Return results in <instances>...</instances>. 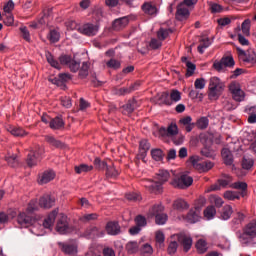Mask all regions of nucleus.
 I'll use <instances>...</instances> for the list:
<instances>
[{
  "mask_svg": "<svg viewBox=\"0 0 256 256\" xmlns=\"http://www.w3.org/2000/svg\"><path fill=\"white\" fill-rule=\"evenodd\" d=\"M223 91H225V82L221 81L219 77H211L208 85V99L216 101L221 97Z\"/></svg>",
  "mask_w": 256,
  "mask_h": 256,
  "instance_id": "nucleus-1",
  "label": "nucleus"
},
{
  "mask_svg": "<svg viewBox=\"0 0 256 256\" xmlns=\"http://www.w3.org/2000/svg\"><path fill=\"white\" fill-rule=\"evenodd\" d=\"M207 203V200H205L204 197L199 198L198 204L200 206H196L195 209H191L187 216H186V221L187 223H197L199 221V218L201 217V207Z\"/></svg>",
  "mask_w": 256,
  "mask_h": 256,
  "instance_id": "nucleus-2",
  "label": "nucleus"
},
{
  "mask_svg": "<svg viewBox=\"0 0 256 256\" xmlns=\"http://www.w3.org/2000/svg\"><path fill=\"white\" fill-rule=\"evenodd\" d=\"M171 185L174 186L175 189H187V187L193 185V177L182 174L179 178L173 179Z\"/></svg>",
  "mask_w": 256,
  "mask_h": 256,
  "instance_id": "nucleus-3",
  "label": "nucleus"
},
{
  "mask_svg": "<svg viewBox=\"0 0 256 256\" xmlns=\"http://www.w3.org/2000/svg\"><path fill=\"white\" fill-rule=\"evenodd\" d=\"M233 183V177L228 174H223L220 179H218L216 184H213L210 191H220V189H226V187H231Z\"/></svg>",
  "mask_w": 256,
  "mask_h": 256,
  "instance_id": "nucleus-4",
  "label": "nucleus"
},
{
  "mask_svg": "<svg viewBox=\"0 0 256 256\" xmlns=\"http://www.w3.org/2000/svg\"><path fill=\"white\" fill-rule=\"evenodd\" d=\"M229 90L232 93L234 101H245V92L241 90V85L238 82H232L229 85Z\"/></svg>",
  "mask_w": 256,
  "mask_h": 256,
  "instance_id": "nucleus-5",
  "label": "nucleus"
},
{
  "mask_svg": "<svg viewBox=\"0 0 256 256\" xmlns=\"http://www.w3.org/2000/svg\"><path fill=\"white\" fill-rule=\"evenodd\" d=\"M78 31L82 33V35L93 37L99 33V26L95 24H84L82 27L78 28Z\"/></svg>",
  "mask_w": 256,
  "mask_h": 256,
  "instance_id": "nucleus-6",
  "label": "nucleus"
},
{
  "mask_svg": "<svg viewBox=\"0 0 256 256\" xmlns=\"http://www.w3.org/2000/svg\"><path fill=\"white\" fill-rule=\"evenodd\" d=\"M43 155V150L41 148H36L28 154L27 165L28 167H35L39 163V157Z\"/></svg>",
  "mask_w": 256,
  "mask_h": 256,
  "instance_id": "nucleus-7",
  "label": "nucleus"
},
{
  "mask_svg": "<svg viewBox=\"0 0 256 256\" xmlns=\"http://www.w3.org/2000/svg\"><path fill=\"white\" fill-rule=\"evenodd\" d=\"M142 185L150 191V193H154L155 195L163 192V187H161V184L156 183L153 180H143Z\"/></svg>",
  "mask_w": 256,
  "mask_h": 256,
  "instance_id": "nucleus-8",
  "label": "nucleus"
},
{
  "mask_svg": "<svg viewBox=\"0 0 256 256\" xmlns=\"http://www.w3.org/2000/svg\"><path fill=\"white\" fill-rule=\"evenodd\" d=\"M56 174L53 170H45L41 174H39L38 177V183L39 185H47V183H51L53 179H55Z\"/></svg>",
  "mask_w": 256,
  "mask_h": 256,
  "instance_id": "nucleus-9",
  "label": "nucleus"
},
{
  "mask_svg": "<svg viewBox=\"0 0 256 256\" xmlns=\"http://www.w3.org/2000/svg\"><path fill=\"white\" fill-rule=\"evenodd\" d=\"M56 231L60 233V235H66L69 233V223L67 222V216L62 215L56 224Z\"/></svg>",
  "mask_w": 256,
  "mask_h": 256,
  "instance_id": "nucleus-10",
  "label": "nucleus"
},
{
  "mask_svg": "<svg viewBox=\"0 0 256 256\" xmlns=\"http://www.w3.org/2000/svg\"><path fill=\"white\" fill-rule=\"evenodd\" d=\"M55 206V197L45 194L39 199V207L42 209H51Z\"/></svg>",
  "mask_w": 256,
  "mask_h": 256,
  "instance_id": "nucleus-11",
  "label": "nucleus"
},
{
  "mask_svg": "<svg viewBox=\"0 0 256 256\" xmlns=\"http://www.w3.org/2000/svg\"><path fill=\"white\" fill-rule=\"evenodd\" d=\"M139 87V83H134L130 85L129 87H123V88H113L112 93L113 95H117L118 97H121L123 95H129V93H133L135 89Z\"/></svg>",
  "mask_w": 256,
  "mask_h": 256,
  "instance_id": "nucleus-12",
  "label": "nucleus"
},
{
  "mask_svg": "<svg viewBox=\"0 0 256 256\" xmlns=\"http://www.w3.org/2000/svg\"><path fill=\"white\" fill-rule=\"evenodd\" d=\"M190 15L191 12H189V9L184 3H180L177 6L176 19H178V21H185V19H189Z\"/></svg>",
  "mask_w": 256,
  "mask_h": 256,
  "instance_id": "nucleus-13",
  "label": "nucleus"
},
{
  "mask_svg": "<svg viewBox=\"0 0 256 256\" xmlns=\"http://www.w3.org/2000/svg\"><path fill=\"white\" fill-rule=\"evenodd\" d=\"M244 235H247V237H249V239H255L256 237V219L251 220L250 222H248L244 228Z\"/></svg>",
  "mask_w": 256,
  "mask_h": 256,
  "instance_id": "nucleus-14",
  "label": "nucleus"
},
{
  "mask_svg": "<svg viewBox=\"0 0 256 256\" xmlns=\"http://www.w3.org/2000/svg\"><path fill=\"white\" fill-rule=\"evenodd\" d=\"M33 221H35L33 217L27 215L25 212H21L17 217V223L20 225V227H31Z\"/></svg>",
  "mask_w": 256,
  "mask_h": 256,
  "instance_id": "nucleus-15",
  "label": "nucleus"
},
{
  "mask_svg": "<svg viewBox=\"0 0 256 256\" xmlns=\"http://www.w3.org/2000/svg\"><path fill=\"white\" fill-rule=\"evenodd\" d=\"M178 241L183 246L184 251L187 253L193 246V239L191 236H187L185 234L178 235Z\"/></svg>",
  "mask_w": 256,
  "mask_h": 256,
  "instance_id": "nucleus-16",
  "label": "nucleus"
},
{
  "mask_svg": "<svg viewBox=\"0 0 256 256\" xmlns=\"http://www.w3.org/2000/svg\"><path fill=\"white\" fill-rule=\"evenodd\" d=\"M57 215H59V209L53 210L44 220L43 227L45 229H51L53 227V224L55 223V219H57Z\"/></svg>",
  "mask_w": 256,
  "mask_h": 256,
  "instance_id": "nucleus-17",
  "label": "nucleus"
},
{
  "mask_svg": "<svg viewBox=\"0 0 256 256\" xmlns=\"http://www.w3.org/2000/svg\"><path fill=\"white\" fill-rule=\"evenodd\" d=\"M59 247L66 255H77V245L60 242Z\"/></svg>",
  "mask_w": 256,
  "mask_h": 256,
  "instance_id": "nucleus-18",
  "label": "nucleus"
},
{
  "mask_svg": "<svg viewBox=\"0 0 256 256\" xmlns=\"http://www.w3.org/2000/svg\"><path fill=\"white\" fill-rule=\"evenodd\" d=\"M105 229L108 235H119L121 233V226L118 222H108Z\"/></svg>",
  "mask_w": 256,
  "mask_h": 256,
  "instance_id": "nucleus-19",
  "label": "nucleus"
},
{
  "mask_svg": "<svg viewBox=\"0 0 256 256\" xmlns=\"http://www.w3.org/2000/svg\"><path fill=\"white\" fill-rule=\"evenodd\" d=\"M127 25H129V19H127V17L118 18L114 20L112 29H114V31H121V29H125Z\"/></svg>",
  "mask_w": 256,
  "mask_h": 256,
  "instance_id": "nucleus-20",
  "label": "nucleus"
},
{
  "mask_svg": "<svg viewBox=\"0 0 256 256\" xmlns=\"http://www.w3.org/2000/svg\"><path fill=\"white\" fill-rule=\"evenodd\" d=\"M171 177V174H169V171L167 170H159L158 173H156V183L160 184L161 187H163V183H167L169 181V178Z\"/></svg>",
  "mask_w": 256,
  "mask_h": 256,
  "instance_id": "nucleus-21",
  "label": "nucleus"
},
{
  "mask_svg": "<svg viewBox=\"0 0 256 256\" xmlns=\"http://www.w3.org/2000/svg\"><path fill=\"white\" fill-rule=\"evenodd\" d=\"M245 65H250V67H255L256 65V53L253 50H248L246 56L242 60Z\"/></svg>",
  "mask_w": 256,
  "mask_h": 256,
  "instance_id": "nucleus-22",
  "label": "nucleus"
},
{
  "mask_svg": "<svg viewBox=\"0 0 256 256\" xmlns=\"http://www.w3.org/2000/svg\"><path fill=\"white\" fill-rule=\"evenodd\" d=\"M7 131L14 137H26V135H29V133L21 127L8 126Z\"/></svg>",
  "mask_w": 256,
  "mask_h": 256,
  "instance_id": "nucleus-23",
  "label": "nucleus"
},
{
  "mask_svg": "<svg viewBox=\"0 0 256 256\" xmlns=\"http://www.w3.org/2000/svg\"><path fill=\"white\" fill-rule=\"evenodd\" d=\"M53 9L52 8H48L46 10H44V15L41 17V19L38 20V23L33 22L30 27H32L33 29H37V27H39V25H45V23H47V17H49V15H51Z\"/></svg>",
  "mask_w": 256,
  "mask_h": 256,
  "instance_id": "nucleus-24",
  "label": "nucleus"
},
{
  "mask_svg": "<svg viewBox=\"0 0 256 256\" xmlns=\"http://www.w3.org/2000/svg\"><path fill=\"white\" fill-rule=\"evenodd\" d=\"M164 207L162 204H154L148 211V217H157V215H160L164 211Z\"/></svg>",
  "mask_w": 256,
  "mask_h": 256,
  "instance_id": "nucleus-25",
  "label": "nucleus"
},
{
  "mask_svg": "<svg viewBox=\"0 0 256 256\" xmlns=\"http://www.w3.org/2000/svg\"><path fill=\"white\" fill-rule=\"evenodd\" d=\"M161 131L166 132L167 137H175L179 133V128L177 127V124L171 123L169 126L166 128H161Z\"/></svg>",
  "mask_w": 256,
  "mask_h": 256,
  "instance_id": "nucleus-26",
  "label": "nucleus"
},
{
  "mask_svg": "<svg viewBox=\"0 0 256 256\" xmlns=\"http://www.w3.org/2000/svg\"><path fill=\"white\" fill-rule=\"evenodd\" d=\"M65 127V121H63V118L57 116L53 118L50 121V128L57 130V129H63Z\"/></svg>",
  "mask_w": 256,
  "mask_h": 256,
  "instance_id": "nucleus-27",
  "label": "nucleus"
},
{
  "mask_svg": "<svg viewBox=\"0 0 256 256\" xmlns=\"http://www.w3.org/2000/svg\"><path fill=\"white\" fill-rule=\"evenodd\" d=\"M125 249L128 255H135L139 252V243L137 241H130L126 244Z\"/></svg>",
  "mask_w": 256,
  "mask_h": 256,
  "instance_id": "nucleus-28",
  "label": "nucleus"
},
{
  "mask_svg": "<svg viewBox=\"0 0 256 256\" xmlns=\"http://www.w3.org/2000/svg\"><path fill=\"white\" fill-rule=\"evenodd\" d=\"M222 159L225 165H233V154L231 153L230 149L228 148L222 149Z\"/></svg>",
  "mask_w": 256,
  "mask_h": 256,
  "instance_id": "nucleus-29",
  "label": "nucleus"
},
{
  "mask_svg": "<svg viewBox=\"0 0 256 256\" xmlns=\"http://www.w3.org/2000/svg\"><path fill=\"white\" fill-rule=\"evenodd\" d=\"M189 163H191L192 167L196 169V171H200L203 167V162L201 160V157L199 156H190L189 157Z\"/></svg>",
  "mask_w": 256,
  "mask_h": 256,
  "instance_id": "nucleus-30",
  "label": "nucleus"
},
{
  "mask_svg": "<svg viewBox=\"0 0 256 256\" xmlns=\"http://www.w3.org/2000/svg\"><path fill=\"white\" fill-rule=\"evenodd\" d=\"M142 11L146 15H157V7L149 2L142 5Z\"/></svg>",
  "mask_w": 256,
  "mask_h": 256,
  "instance_id": "nucleus-31",
  "label": "nucleus"
},
{
  "mask_svg": "<svg viewBox=\"0 0 256 256\" xmlns=\"http://www.w3.org/2000/svg\"><path fill=\"white\" fill-rule=\"evenodd\" d=\"M245 214L242 212H237L232 220V225L235 229L243 224L245 221Z\"/></svg>",
  "mask_w": 256,
  "mask_h": 256,
  "instance_id": "nucleus-32",
  "label": "nucleus"
},
{
  "mask_svg": "<svg viewBox=\"0 0 256 256\" xmlns=\"http://www.w3.org/2000/svg\"><path fill=\"white\" fill-rule=\"evenodd\" d=\"M77 175H81V173H89V171H93V166L87 164H80L74 167Z\"/></svg>",
  "mask_w": 256,
  "mask_h": 256,
  "instance_id": "nucleus-33",
  "label": "nucleus"
},
{
  "mask_svg": "<svg viewBox=\"0 0 256 256\" xmlns=\"http://www.w3.org/2000/svg\"><path fill=\"white\" fill-rule=\"evenodd\" d=\"M136 107H137V100L132 99V100H129L126 105L122 106V109H124V113L129 114V113H133Z\"/></svg>",
  "mask_w": 256,
  "mask_h": 256,
  "instance_id": "nucleus-34",
  "label": "nucleus"
},
{
  "mask_svg": "<svg viewBox=\"0 0 256 256\" xmlns=\"http://www.w3.org/2000/svg\"><path fill=\"white\" fill-rule=\"evenodd\" d=\"M173 207L177 211H183L189 207V204L183 199H177L176 201H174Z\"/></svg>",
  "mask_w": 256,
  "mask_h": 256,
  "instance_id": "nucleus-35",
  "label": "nucleus"
},
{
  "mask_svg": "<svg viewBox=\"0 0 256 256\" xmlns=\"http://www.w3.org/2000/svg\"><path fill=\"white\" fill-rule=\"evenodd\" d=\"M231 215H233V208L229 205L224 206L222 209L221 218L224 221H227L231 219Z\"/></svg>",
  "mask_w": 256,
  "mask_h": 256,
  "instance_id": "nucleus-36",
  "label": "nucleus"
},
{
  "mask_svg": "<svg viewBox=\"0 0 256 256\" xmlns=\"http://www.w3.org/2000/svg\"><path fill=\"white\" fill-rule=\"evenodd\" d=\"M171 33V29L160 28L159 31L157 32V37L159 41H165V39H167V37H169Z\"/></svg>",
  "mask_w": 256,
  "mask_h": 256,
  "instance_id": "nucleus-37",
  "label": "nucleus"
},
{
  "mask_svg": "<svg viewBox=\"0 0 256 256\" xmlns=\"http://www.w3.org/2000/svg\"><path fill=\"white\" fill-rule=\"evenodd\" d=\"M215 215H217V210L215 209L214 206H208L205 210H204V217L206 219L211 220L213 219V217H215Z\"/></svg>",
  "mask_w": 256,
  "mask_h": 256,
  "instance_id": "nucleus-38",
  "label": "nucleus"
},
{
  "mask_svg": "<svg viewBox=\"0 0 256 256\" xmlns=\"http://www.w3.org/2000/svg\"><path fill=\"white\" fill-rule=\"evenodd\" d=\"M98 217L99 215H97V213L84 214L79 218V220L81 223H89V221H95Z\"/></svg>",
  "mask_w": 256,
  "mask_h": 256,
  "instance_id": "nucleus-39",
  "label": "nucleus"
},
{
  "mask_svg": "<svg viewBox=\"0 0 256 256\" xmlns=\"http://www.w3.org/2000/svg\"><path fill=\"white\" fill-rule=\"evenodd\" d=\"M46 59L51 67H54V69H61V64H59V62L53 58L51 53H46Z\"/></svg>",
  "mask_w": 256,
  "mask_h": 256,
  "instance_id": "nucleus-40",
  "label": "nucleus"
},
{
  "mask_svg": "<svg viewBox=\"0 0 256 256\" xmlns=\"http://www.w3.org/2000/svg\"><path fill=\"white\" fill-rule=\"evenodd\" d=\"M140 253L142 256H152L153 246H151L150 244H144L140 249Z\"/></svg>",
  "mask_w": 256,
  "mask_h": 256,
  "instance_id": "nucleus-41",
  "label": "nucleus"
},
{
  "mask_svg": "<svg viewBox=\"0 0 256 256\" xmlns=\"http://www.w3.org/2000/svg\"><path fill=\"white\" fill-rule=\"evenodd\" d=\"M106 177H111V178L119 177V170H117V168H115L114 165L108 166L106 169Z\"/></svg>",
  "mask_w": 256,
  "mask_h": 256,
  "instance_id": "nucleus-42",
  "label": "nucleus"
},
{
  "mask_svg": "<svg viewBox=\"0 0 256 256\" xmlns=\"http://www.w3.org/2000/svg\"><path fill=\"white\" fill-rule=\"evenodd\" d=\"M196 127H198L201 130L207 129V127H209V118L207 117L199 118L196 122Z\"/></svg>",
  "mask_w": 256,
  "mask_h": 256,
  "instance_id": "nucleus-43",
  "label": "nucleus"
},
{
  "mask_svg": "<svg viewBox=\"0 0 256 256\" xmlns=\"http://www.w3.org/2000/svg\"><path fill=\"white\" fill-rule=\"evenodd\" d=\"M254 164H255V162L253 161V158H249L247 156L243 157V159H242V168L249 171V169H251Z\"/></svg>",
  "mask_w": 256,
  "mask_h": 256,
  "instance_id": "nucleus-44",
  "label": "nucleus"
},
{
  "mask_svg": "<svg viewBox=\"0 0 256 256\" xmlns=\"http://www.w3.org/2000/svg\"><path fill=\"white\" fill-rule=\"evenodd\" d=\"M97 233H99V228L96 226H91L85 231L84 237L95 238L97 237Z\"/></svg>",
  "mask_w": 256,
  "mask_h": 256,
  "instance_id": "nucleus-45",
  "label": "nucleus"
},
{
  "mask_svg": "<svg viewBox=\"0 0 256 256\" xmlns=\"http://www.w3.org/2000/svg\"><path fill=\"white\" fill-rule=\"evenodd\" d=\"M155 239H156V245H158L160 249L165 246V234H163V232L157 231Z\"/></svg>",
  "mask_w": 256,
  "mask_h": 256,
  "instance_id": "nucleus-46",
  "label": "nucleus"
},
{
  "mask_svg": "<svg viewBox=\"0 0 256 256\" xmlns=\"http://www.w3.org/2000/svg\"><path fill=\"white\" fill-rule=\"evenodd\" d=\"M35 211H39V204L37 203L36 199H33L29 202L26 212L35 213Z\"/></svg>",
  "mask_w": 256,
  "mask_h": 256,
  "instance_id": "nucleus-47",
  "label": "nucleus"
},
{
  "mask_svg": "<svg viewBox=\"0 0 256 256\" xmlns=\"http://www.w3.org/2000/svg\"><path fill=\"white\" fill-rule=\"evenodd\" d=\"M211 45V41L209 38H204L201 40L200 45L198 46V51L203 55L205 53V49H207Z\"/></svg>",
  "mask_w": 256,
  "mask_h": 256,
  "instance_id": "nucleus-48",
  "label": "nucleus"
},
{
  "mask_svg": "<svg viewBox=\"0 0 256 256\" xmlns=\"http://www.w3.org/2000/svg\"><path fill=\"white\" fill-rule=\"evenodd\" d=\"M207 85V81L205 78H197L194 82V87L197 91H202V89H205V86Z\"/></svg>",
  "mask_w": 256,
  "mask_h": 256,
  "instance_id": "nucleus-49",
  "label": "nucleus"
},
{
  "mask_svg": "<svg viewBox=\"0 0 256 256\" xmlns=\"http://www.w3.org/2000/svg\"><path fill=\"white\" fill-rule=\"evenodd\" d=\"M221 61L225 68L235 66V60L233 59V56H224L221 58Z\"/></svg>",
  "mask_w": 256,
  "mask_h": 256,
  "instance_id": "nucleus-50",
  "label": "nucleus"
},
{
  "mask_svg": "<svg viewBox=\"0 0 256 256\" xmlns=\"http://www.w3.org/2000/svg\"><path fill=\"white\" fill-rule=\"evenodd\" d=\"M196 249L198 253H206L207 251V242L205 240H198L196 243Z\"/></svg>",
  "mask_w": 256,
  "mask_h": 256,
  "instance_id": "nucleus-51",
  "label": "nucleus"
},
{
  "mask_svg": "<svg viewBox=\"0 0 256 256\" xmlns=\"http://www.w3.org/2000/svg\"><path fill=\"white\" fill-rule=\"evenodd\" d=\"M45 141H47L49 145H52V147H63L61 141L55 139L53 136H46Z\"/></svg>",
  "mask_w": 256,
  "mask_h": 256,
  "instance_id": "nucleus-52",
  "label": "nucleus"
},
{
  "mask_svg": "<svg viewBox=\"0 0 256 256\" xmlns=\"http://www.w3.org/2000/svg\"><path fill=\"white\" fill-rule=\"evenodd\" d=\"M152 158L154 161H162L163 160V150L162 149H153L151 151Z\"/></svg>",
  "mask_w": 256,
  "mask_h": 256,
  "instance_id": "nucleus-53",
  "label": "nucleus"
},
{
  "mask_svg": "<svg viewBox=\"0 0 256 256\" xmlns=\"http://www.w3.org/2000/svg\"><path fill=\"white\" fill-rule=\"evenodd\" d=\"M61 35L56 30H51L48 34V39L51 43H57Z\"/></svg>",
  "mask_w": 256,
  "mask_h": 256,
  "instance_id": "nucleus-54",
  "label": "nucleus"
},
{
  "mask_svg": "<svg viewBox=\"0 0 256 256\" xmlns=\"http://www.w3.org/2000/svg\"><path fill=\"white\" fill-rule=\"evenodd\" d=\"M150 148H151V144H149V141H147V140L140 141L139 149H140V153H142V155H145V153H147Z\"/></svg>",
  "mask_w": 256,
  "mask_h": 256,
  "instance_id": "nucleus-55",
  "label": "nucleus"
},
{
  "mask_svg": "<svg viewBox=\"0 0 256 256\" xmlns=\"http://www.w3.org/2000/svg\"><path fill=\"white\" fill-rule=\"evenodd\" d=\"M106 65L109 69H121V62L113 58L107 61Z\"/></svg>",
  "mask_w": 256,
  "mask_h": 256,
  "instance_id": "nucleus-56",
  "label": "nucleus"
},
{
  "mask_svg": "<svg viewBox=\"0 0 256 256\" xmlns=\"http://www.w3.org/2000/svg\"><path fill=\"white\" fill-rule=\"evenodd\" d=\"M89 75V64L87 62H83L82 67L79 71V76L81 79H85Z\"/></svg>",
  "mask_w": 256,
  "mask_h": 256,
  "instance_id": "nucleus-57",
  "label": "nucleus"
},
{
  "mask_svg": "<svg viewBox=\"0 0 256 256\" xmlns=\"http://www.w3.org/2000/svg\"><path fill=\"white\" fill-rule=\"evenodd\" d=\"M168 216L165 213L158 214L155 218L156 225H165L167 223Z\"/></svg>",
  "mask_w": 256,
  "mask_h": 256,
  "instance_id": "nucleus-58",
  "label": "nucleus"
},
{
  "mask_svg": "<svg viewBox=\"0 0 256 256\" xmlns=\"http://www.w3.org/2000/svg\"><path fill=\"white\" fill-rule=\"evenodd\" d=\"M94 165H95L96 169H99L100 171H103L105 169L107 170V168L109 167L107 165V162L101 161V159H99V158H96L94 160Z\"/></svg>",
  "mask_w": 256,
  "mask_h": 256,
  "instance_id": "nucleus-59",
  "label": "nucleus"
},
{
  "mask_svg": "<svg viewBox=\"0 0 256 256\" xmlns=\"http://www.w3.org/2000/svg\"><path fill=\"white\" fill-rule=\"evenodd\" d=\"M201 155H203L204 157H208L209 159H215V152L213 151V149L208 147H204L201 150Z\"/></svg>",
  "mask_w": 256,
  "mask_h": 256,
  "instance_id": "nucleus-60",
  "label": "nucleus"
},
{
  "mask_svg": "<svg viewBox=\"0 0 256 256\" xmlns=\"http://www.w3.org/2000/svg\"><path fill=\"white\" fill-rule=\"evenodd\" d=\"M170 99L173 103H178V101L181 99V92H179L177 89L171 90Z\"/></svg>",
  "mask_w": 256,
  "mask_h": 256,
  "instance_id": "nucleus-61",
  "label": "nucleus"
},
{
  "mask_svg": "<svg viewBox=\"0 0 256 256\" xmlns=\"http://www.w3.org/2000/svg\"><path fill=\"white\" fill-rule=\"evenodd\" d=\"M242 32L244 35H249V31H251V20L246 19L242 23Z\"/></svg>",
  "mask_w": 256,
  "mask_h": 256,
  "instance_id": "nucleus-62",
  "label": "nucleus"
},
{
  "mask_svg": "<svg viewBox=\"0 0 256 256\" xmlns=\"http://www.w3.org/2000/svg\"><path fill=\"white\" fill-rule=\"evenodd\" d=\"M186 67V77H192V75L195 73V69H197V66H195V64L192 62H187Z\"/></svg>",
  "mask_w": 256,
  "mask_h": 256,
  "instance_id": "nucleus-63",
  "label": "nucleus"
},
{
  "mask_svg": "<svg viewBox=\"0 0 256 256\" xmlns=\"http://www.w3.org/2000/svg\"><path fill=\"white\" fill-rule=\"evenodd\" d=\"M249 116H248V123H255L256 122V108L251 107L249 109Z\"/></svg>",
  "mask_w": 256,
  "mask_h": 256,
  "instance_id": "nucleus-64",
  "label": "nucleus"
}]
</instances>
